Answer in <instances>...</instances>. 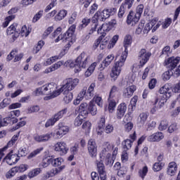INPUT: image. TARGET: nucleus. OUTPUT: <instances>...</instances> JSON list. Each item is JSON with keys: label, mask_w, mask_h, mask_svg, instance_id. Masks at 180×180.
<instances>
[{"label": "nucleus", "mask_w": 180, "mask_h": 180, "mask_svg": "<svg viewBox=\"0 0 180 180\" xmlns=\"http://www.w3.org/2000/svg\"><path fill=\"white\" fill-rule=\"evenodd\" d=\"M131 44V36L127 35L124 39V51L122 52L120 59L115 62V65L112 67V72L110 73L111 78L114 79V81L120 75V72H122V68L123 65H124V63H126V59L127 58V54L129 51L127 48L130 46Z\"/></svg>", "instance_id": "nucleus-1"}, {"label": "nucleus", "mask_w": 180, "mask_h": 180, "mask_svg": "<svg viewBox=\"0 0 180 180\" xmlns=\"http://www.w3.org/2000/svg\"><path fill=\"white\" fill-rule=\"evenodd\" d=\"M144 9V6L143 4L139 5L136 8V13L135 15H136V20L140 19L141 14L143 13V10Z\"/></svg>", "instance_id": "nucleus-42"}, {"label": "nucleus", "mask_w": 180, "mask_h": 180, "mask_svg": "<svg viewBox=\"0 0 180 180\" xmlns=\"http://www.w3.org/2000/svg\"><path fill=\"white\" fill-rule=\"evenodd\" d=\"M100 34H101V36L96 40V41L93 45V49L94 50H96V49H98V46L101 44V41H102L103 37L106 36V32H100Z\"/></svg>", "instance_id": "nucleus-36"}, {"label": "nucleus", "mask_w": 180, "mask_h": 180, "mask_svg": "<svg viewBox=\"0 0 180 180\" xmlns=\"http://www.w3.org/2000/svg\"><path fill=\"white\" fill-rule=\"evenodd\" d=\"M133 6V1H129L128 0H125V2L122 4L120 7L123 8L124 10L127 11V9H130Z\"/></svg>", "instance_id": "nucleus-44"}, {"label": "nucleus", "mask_w": 180, "mask_h": 180, "mask_svg": "<svg viewBox=\"0 0 180 180\" xmlns=\"http://www.w3.org/2000/svg\"><path fill=\"white\" fill-rule=\"evenodd\" d=\"M150 57H151V53L150 52H147V51L144 49H142L139 51V60L140 61V64L141 65H144L148 60H150Z\"/></svg>", "instance_id": "nucleus-10"}, {"label": "nucleus", "mask_w": 180, "mask_h": 180, "mask_svg": "<svg viewBox=\"0 0 180 180\" xmlns=\"http://www.w3.org/2000/svg\"><path fill=\"white\" fill-rule=\"evenodd\" d=\"M134 91H136V86H129L128 87L124 89L122 96H124V98H131V96H133Z\"/></svg>", "instance_id": "nucleus-21"}, {"label": "nucleus", "mask_w": 180, "mask_h": 180, "mask_svg": "<svg viewBox=\"0 0 180 180\" xmlns=\"http://www.w3.org/2000/svg\"><path fill=\"white\" fill-rule=\"evenodd\" d=\"M18 136H13L11 140L8 142L7 145L3 148L4 150H5L9 148V147H12V146H13V143L18 141Z\"/></svg>", "instance_id": "nucleus-41"}, {"label": "nucleus", "mask_w": 180, "mask_h": 180, "mask_svg": "<svg viewBox=\"0 0 180 180\" xmlns=\"http://www.w3.org/2000/svg\"><path fill=\"white\" fill-rule=\"evenodd\" d=\"M124 13H126V11L123 9V7H120V10L117 14L118 18L120 19L124 18V16H126Z\"/></svg>", "instance_id": "nucleus-59"}, {"label": "nucleus", "mask_w": 180, "mask_h": 180, "mask_svg": "<svg viewBox=\"0 0 180 180\" xmlns=\"http://www.w3.org/2000/svg\"><path fill=\"white\" fill-rule=\"evenodd\" d=\"M65 64L70 68H75V72H79L81 68H85L88 65V56L83 52L77 57L75 62L69 60Z\"/></svg>", "instance_id": "nucleus-4"}, {"label": "nucleus", "mask_w": 180, "mask_h": 180, "mask_svg": "<svg viewBox=\"0 0 180 180\" xmlns=\"http://www.w3.org/2000/svg\"><path fill=\"white\" fill-rule=\"evenodd\" d=\"M105 116H101L98 122V127L99 129H105Z\"/></svg>", "instance_id": "nucleus-53"}, {"label": "nucleus", "mask_w": 180, "mask_h": 180, "mask_svg": "<svg viewBox=\"0 0 180 180\" xmlns=\"http://www.w3.org/2000/svg\"><path fill=\"white\" fill-rule=\"evenodd\" d=\"M96 67V63H94L91 64V66H89L87 69V70L85 72V76L86 77H91L92 75V72L95 71V68Z\"/></svg>", "instance_id": "nucleus-35"}, {"label": "nucleus", "mask_w": 180, "mask_h": 180, "mask_svg": "<svg viewBox=\"0 0 180 180\" xmlns=\"http://www.w3.org/2000/svg\"><path fill=\"white\" fill-rule=\"evenodd\" d=\"M91 23H93L91 28L90 29L87 35H86V39L88 40L89 37H91V34H94V32H96V29L98 26H99V22H98V20H92Z\"/></svg>", "instance_id": "nucleus-25"}, {"label": "nucleus", "mask_w": 180, "mask_h": 180, "mask_svg": "<svg viewBox=\"0 0 180 180\" xmlns=\"http://www.w3.org/2000/svg\"><path fill=\"white\" fill-rule=\"evenodd\" d=\"M159 93L162 94L160 96L162 97L164 101H168V99H169L172 95V92H171V86L168 84H166L162 86L159 89Z\"/></svg>", "instance_id": "nucleus-7"}, {"label": "nucleus", "mask_w": 180, "mask_h": 180, "mask_svg": "<svg viewBox=\"0 0 180 180\" xmlns=\"http://www.w3.org/2000/svg\"><path fill=\"white\" fill-rule=\"evenodd\" d=\"M51 164V158L47 157L42 160V162L40 163L39 167L41 168H47L49 165Z\"/></svg>", "instance_id": "nucleus-32"}, {"label": "nucleus", "mask_w": 180, "mask_h": 180, "mask_svg": "<svg viewBox=\"0 0 180 180\" xmlns=\"http://www.w3.org/2000/svg\"><path fill=\"white\" fill-rule=\"evenodd\" d=\"M51 138V135L50 134L39 135L34 134V140L37 141V143H46V141H49Z\"/></svg>", "instance_id": "nucleus-17"}, {"label": "nucleus", "mask_w": 180, "mask_h": 180, "mask_svg": "<svg viewBox=\"0 0 180 180\" xmlns=\"http://www.w3.org/2000/svg\"><path fill=\"white\" fill-rule=\"evenodd\" d=\"M67 113V109H63L55 114L54 116L49 119L45 124V127H50V126H54V124L58 122L63 116Z\"/></svg>", "instance_id": "nucleus-6"}, {"label": "nucleus", "mask_w": 180, "mask_h": 180, "mask_svg": "<svg viewBox=\"0 0 180 180\" xmlns=\"http://www.w3.org/2000/svg\"><path fill=\"white\" fill-rule=\"evenodd\" d=\"M36 96L39 95H46L44 98V101H50V99H54L60 95L59 89L56 91V85L54 83H49L45 84L41 87L37 88L34 91Z\"/></svg>", "instance_id": "nucleus-2"}, {"label": "nucleus", "mask_w": 180, "mask_h": 180, "mask_svg": "<svg viewBox=\"0 0 180 180\" xmlns=\"http://www.w3.org/2000/svg\"><path fill=\"white\" fill-rule=\"evenodd\" d=\"M78 84H79V79H68L66 80V83L60 87L59 89L60 94L63 92L65 95L63 98L65 103H70V102L72 101L74 96L72 92H70V91L75 89V86H77Z\"/></svg>", "instance_id": "nucleus-3"}, {"label": "nucleus", "mask_w": 180, "mask_h": 180, "mask_svg": "<svg viewBox=\"0 0 180 180\" xmlns=\"http://www.w3.org/2000/svg\"><path fill=\"white\" fill-rule=\"evenodd\" d=\"M153 27H154V21L152 20L149 23L146 24L143 30L144 33H148V32H150Z\"/></svg>", "instance_id": "nucleus-52"}, {"label": "nucleus", "mask_w": 180, "mask_h": 180, "mask_svg": "<svg viewBox=\"0 0 180 180\" xmlns=\"http://www.w3.org/2000/svg\"><path fill=\"white\" fill-rule=\"evenodd\" d=\"M116 92H117V88L116 86H113L110 91L108 98H115V94H116Z\"/></svg>", "instance_id": "nucleus-61"}, {"label": "nucleus", "mask_w": 180, "mask_h": 180, "mask_svg": "<svg viewBox=\"0 0 180 180\" xmlns=\"http://www.w3.org/2000/svg\"><path fill=\"white\" fill-rule=\"evenodd\" d=\"M125 131H130L133 129V124L131 122H128L124 125Z\"/></svg>", "instance_id": "nucleus-64"}, {"label": "nucleus", "mask_w": 180, "mask_h": 180, "mask_svg": "<svg viewBox=\"0 0 180 180\" xmlns=\"http://www.w3.org/2000/svg\"><path fill=\"white\" fill-rule=\"evenodd\" d=\"M129 137H130L131 140L130 139H126L125 141H124L122 143L123 150H130V148H131L133 141H134L136 139V131H134L133 133V134L129 135Z\"/></svg>", "instance_id": "nucleus-13"}, {"label": "nucleus", "mask_w": 180, "mask_h": 180, "mask_svg": "<svg viewBox=\"0 0 180 180\" xmlns=\"http://www.w3.org/2000/svg\"><path fill=\"white\" fill-rule=\"evenodd\" d=\"M63 162V159L61 158H58L56 159H53L51 158V163L53 167H60Z\"/></svg>", "instance_id": "nucleus-40"}, {"label": "nucleus", "mask_w": 180, "mask_h": 180, "mask_svg": "<svg viewBox=\"0 0 180 180\" xmlns=\"http://www.w3.org/2000/svg\"><path fill=\"white\" fill-rule=\"evenodd\" d=\"M97 171L99 175H106V169L105 168V165L103 164V160H96V161Z\"/></svg>", "instance_id": "nucleus-22"}, {"label": "nucleus", "mask_w": 180, "mask_h": 180, "mask_svg": "<svg viewBox=\"0 0 180 180\" xmlns=\"http://www.w3.org/2000/svg\"><path fill=\"white\" fill-rule=\"evenodd\" d=\"M117 40H119V35H115L112 39L111 43L108 45V47H110V49H112V47H113L116 44Z\"/></svg>", "instance_id": "nucleus-58"}, {"label": "nucleus", "mask_w": 180, "mask_h": 180, "mask_svg": "<svg viewBox=\"0 0 180 180\" xmlns=\"http://www.w3.org/2000/svg\"><path fill=\"white\" fill-rule=\"evenodd\" d=\"M117 23L115 19L111 20L108 23L103 24L101 27H98L97 30L98 34H101L102 30L103 31V33H106L110 30H112V27H115V25Z\"/></svg>", "instance_id": "nucleus-8"}, {"label": "nucleus", "mask_w": 180, "mask_h": 180, "mask_svg": "<svg viewBox=\"0 0 180 180\" xmlns=\"http://www.w3.org/2000/svg\"><path fill=\"white\" fill-rule=\"evenodd\" d=\"M162 139H164V134L162 132H156L148 137V141L155 143V141H161Z\"/></svg>", "instance_id": "nucleus-18"}, {"label": "nucleus", "mask_w": 180, "mask_h": 180, "mask_svg": "<svg viewBox=\"0 0 180 180\" xmlns=\"http://www.w3.org/2000/svg\"><path fill=\"white\" fill-rule=\"evenodd\" d=\"M167 127H168V120H162L158 127L159 130L162 131V130H167Z\"/></svg>", "instance_id": "nucleus-45"}, {"label": "nucleus", "mask_w": 180, "mask_h": 180, "mask_svg": "<svg viewBox=\"0 0 180 180\" xmlns=\"http://www.w3.org/2000/svg\"><path fill=\"white\" fill-rule=\"evenodd\" d=\"M136 18H137L136 13H134L133 11H130L127 16V23L128 25H131V26H134V25H136V23L140 20L139 18H138V20H136Z\"/></svg>", "instance_id": "nucleus-19"}, {"label": "nucleus", "mask_w": 180, "mask_h": 180, "mask_svg": "<svg viewBox=\"0 0 180 180\" xmlns=\"http://www.w3.org/2000/svg\"><path fill=\"white\" fill-rule=\"evenodd\" d=\"M53 30H54V27H49L42 34V39H47V37H49V34H50Z\"/></svg>", "instance_id": "nucleus-51"}, {"label": "nucleus", "mask_w": 180, "mask_h": 180, "mask_svg": "<svg viewBox=\"0 0 180 180\" xmlns=\"http://www.w3.org/2000/svg\"><path fill=\"white\" fill-rule=\"evenodd\" d=\"M174 70L169 69L167 71L165 72L162 74V79L165 81H168L171 78V77L174 75Z\"/></svg>", "instance_id": "nucleus-33"}, {"label": "nucleus", "mask_w": 180, "mask_h": 180, "mask_svg": "<svg viewBox=\"0 0 180 180\" xmlns=\"http://www.w3.org/2000/svg\"><path fill=\"white\" fill-rule=\"evenodd\" d=\"M115 56L113 55H108L104 60H103L101 67L102 68H105L108 67V65H110V63H112V60H114Z\"/></svg>", "instance_id": "nucleus-29"}, {"label": "nucleus", "mask_w": 180, "mask_h": 180, "mask_svg": "<svg viewBox=\"0 0 180 180\" xmlns=\"http://www.w3.org/2000/svg\"><path fill=\"white\" fill-rule=\"evenodd\" d=\"M16 27H18V24L13 23L7 29L6 31L7 34H13V33H15L14 35H13V41H15V39L19 37V32Z\"/></svg>", "instance_id": "nucleus-16"}, {"label": "nucleus", "mask_w": 180, "mask_h": 180, "mask_svg": "<svg viewBox=\"0 0 180 180\" xmlns=\"http://www.w3.org/2000/svg\"><path fill=\"white\" fill-rule=\"evenodd\" d=\"M41 16H43V11H39L37 14L34 15L32 19L33 23H36V22H37V20H39Z\"/></svg>", "instance_id": "nucleus-55"}, {"label": "nucleus", "mask_w": 180, "mask_h": 180, "mask_svg": "<svg viewBox=\"0 0 180 180\" xmlns=\"http://www.w3.org/2000/svg\"><path fill=\"white\" fill-rule=\"evenodd\" d=\"M55 151H58L60 155H65L68 152V148H67V144L65 142H58L54 146Z\"/></svg>", "instance_id": "nucleus-12"}, {"label": "nucleus", "mask_w": 180, "mask_h": 180, "mask_svg": "<svg viewBox=\"0 0 180 180\" xmlns=\"http://www.w3.org/2000/svg\"><path fill=\"white\" fill-rule=\"evenodd\" d=\"M105 132L107 133V134H110V133H112L113 131V125L108 124L105 128Z\"/></svg>", "instance_id": "nucleus-63"}, {"label": "nucleus", "mask_w": 180, "mask_h": 180, "mask_svg": "<svg viewBox=\"0 0 180 180\" xmlns=\"http://www.w3.org/2000/svg\"><path fill=\"white\" fill-rule=\"evenodd\" d=\"M87 148L89 154L91 158H95L98 154V146L94 139H90L88 142Z\"/></svg>", "instance_id": "nucleus-9"}, {"label": "nucleus", "mask_w": 180, "mask_h": 180, "mask_svg": "<svg viewBox=\"0 0 180 180\" xmlns=\"http://www.w3.org/2000/svg\"><path fill=\"white\" fill-rule=\"evenodd\" d=\"M89 112L93 115L95 116L98 112V109L96 108V105L94 104L93 102H90L89 105Z\"/></svg>", "instance_id": "nucleus-37"}, {"label": "nucleus", "mask_w": 180, "mask_h": 180, "mask_svg": "<svg viewBox=\"0 0 180 180\" xmlns=\"http://www.w3.org/2000/svg\"><path fill=\"white\" fill-rule=\"evenodd\" d=\"M148 117V115L146 112H142L139 115V124L141 126H143V124L147 121V118Z\"/></svg>", "instance_id": "nucleus-39"}, {"label": "nucleus", "mask_w": 180, "mask_h": 180, "mask_svg": "<svg viewBox=\"0 0 180 180\" xmlns=\"http://www.w3.org/2000/svg\"><path fill=\"white\" fill-rule=\"evenodd\" d=\"M176 169H178V167L176 166V163L175 162H172L169 164L167 168V174L168 175H175V172H176Z\"/></svg>", "instance_id": "nucleus-26"}, {"label": "nucleus", "mask_w": 180, "mask_h": 180, "mask_svg": "<svg viewBox=\"0 0 180 180\" xmlns=\"http://www.w3.org/2000/svg\"><path fill=\"white\" fill-rule=\"evenodd\" d=\"M59 58L60 56H52L46 60V62L44 63V65H51L53 63H56V61H57V60H59Z\"/></svg>", "instance_id": "nucleus-38"}, {"label": "nucleus", "mask_w": 180, "mask_h": 180, "mask_svg": "<svg viewBox=\"0 0 180 180\" xmlns=\"http://www.w3.org/2000/svg\"><path fill=\"white\" fill-rule=\"evenodd\" d=\"M27 165H20V166L15 167L17 172H25L27 169Z\"/></svg>", "instance_id": "nucleus-49"}, {"label": "nucleus", "mask_w": 180, "mask_h": 180, "mask_svg": "<svg viewBox=\"0 0 180 180\" xmlns=\"http://www.w3.org/2000/svg\"><path fill=\"white\" fill-rule=\"evenodd\" d=\"M92 20H97V23H99V20L100 22H105L106 19L105 18L102 12L97 11L93 17Z\"/></svg>", "instance_id": "nucleus-30"}, {"label": "nucleus", "mask_w": 180, "mask_h": 180, "mask_svg": "<svg viewBox=\"0 0 180 180\" xmlns=\"http://www.w3.org/2000/svg\"><path fill=\"white\" fill-rule=\"evenodd\" d=\"M17 170L15 167H13L6 174V178L8 179H11V178H13V176H15V175L17 173Z\"/></svg>", "instance_id": "nucleus-46"}, {"label": "nucleus", "mask_w": 180, "mask_h": 180, "mask_svg": "<svg viewBox=\"0 0 180 180\" xmlns=\"http://www.w3.org/2000/svg\"><path fill=\"white\" fill-rule=\"evenodd\" d=\"M41 151H43V148L36 149L27 157L28 160H31V158L36 157L37 154H40V152Z\"/></svg>", "instance_id": "nucleus-47"}, {"label": "nucleus", "mask_w": 180, "mask_h": 180, "mask_svg": "<svg viewBox=\"0 0 180 180\" xmlns=\"http://www.w3.org/2000/svg\"><path fill=\"white\" fill-rule=\"evenodd\" d=\"M147 172H148V168L147 166L143 167L142 170H139V174L142 179H144L145 176L147 175Z\"/></svg>", "instance_id": "nucleus-50"}, {"label": "nucleus", "mask_w": 180, "mask_h": 180, "mask_svg": "<svg viewBox=\"0 0 180 180\" xmlns=\"http://www.w3.org/2000/svg\"><path fill=\"white\" fill-rule=\"evenodd\" d=\"M15 123H18V120L15 116L11 114L3 120V126L4 127L8 124H15Z\"/></svg>", "instance_id": "nucleus-23"}, {"label": "nucleus", "mask_w": 180, "mask_h": 180, "mask_svg": "<svg viewBox=\"0 0 180 180\" xmlns=\"http://www.w3.org/2000/svg\"><path fill=\"white\" fill-rule=\"evenodd\" d=\"M82 115H79L78 117H76L75 120V124L76 126H81V124H82Z\"/></svg>", "instance_id": "nucleus-60"}, {"label": "nucleus", "mask_w": 180, "mask_h": 180, "mask_svg": "<svg viewBox=\"0 0 180 180\" xmlns=\"http://www.w3.org/2000/svg\"><path fill=\"white\" fill-rule=\"evenodd\" d=\"M116 108V100L113 98L108 97V110L110 113L113 112Z\"/></svg>", "instance_id": "nucleus-27"}, {"label": "nucleus", "mask_w": 180, "mask_h": 180, "mask_svg": "<svg viewBox=\"0 0 180 180\" xmlns=\"http://www.w3.org/2000/svg\"><path fill=\"white\" fill-rule=\"evenodd\" d=\"M90 23H91V18H89L88 17L83 18V20H82V24L79 26V29L85 28Z\"/></svg>", "instance_id": "nucleus-43"}, {"label": "nucleus", "mask_w": 180, "mask_h": 180, "mask_svg": "<svg viewBox=\"0 0 180 180\" xmlns=\"http://www.w3.org/2000/svg\"><path fill=\"white\" fill-rule=\"evenodd\" d=\"M95 89V83H92L88 90H87V92H86V99H91L92 98H94V91Z\"/></svg>", "instance_id": "nucleus-31"}, {"label": "nucleus", "mask_w": 180, "mask_h": 180, "mask_svg": "<svg viewBox=\"0 0 180 180\" xmlns=\"http://www.w3.org/2000/svg\"><path fill=\"white\" fill-rule=\"evenodd\" d=\"M179 60V58L171 57L165 61V65H166L167 68H169V70L174 71L176 65H178Z\"/></svg>", "instance_id": "nucleus-11"}, {"label": "nucleus", "mask_w": 180, "mask_h": 180, "mask_svg": "<svg viewBox=\"0 0 180 180\" xmlns=\"http://www.w3.org/2000/svg\"><path fill=\"white\" fill-rule=\"evenodd\" d=\"M13 153V152L11 151L4 158V160H6L8 165H13V164H16V162L20 160L19 155L17 154H12Z\"/></svg>", "instance_id": "nucleus-14"}, {"label": "nucleus", "mask_w": 180, "mask_h": 180, "mask_svg": "<svg viewBox=\"0 0 180 180\" xmlns=\"http://www.w3.org/2000/svg\"><path fill=\"white\" fill-rule=\"evenodd\" d=\"M67 11L60 10L58 13L56 14V15L54 17V20H56V22H60V20H63V19H64V18L67 16Z\"/></svg>", "instance_id": "nucleus-28"}, {"label": "nucleus", "mask_w": 180, "mask_h": 180, "mask_svg": "<svg viewBox=\"0 0 180 180\" xmlns=\"http://www.w3.org/2000/svg\"><path fill=\"white\" fill-rule=\"evenodd\" d=\"M70 131V127L68 126H65L63 124H59V129L58 131L56 132V134L58 135V138L63 137L65 136V134H67Z\"/></svg>", "instance_id": "nucleus-20"}, {"label": "nucleus", "mask_w": 180, "mask_h": 180, "mask_svg": "<svg viewBox=\"0 0 180 180\" xmlns=\"http://www.w3.org/2000/svg\"><path fill=\"white\" fill-rule=\"evenodd\" d=\"M76 26L75 25H71L67 32L63 35H59L57 39L55 40L56 43H58L59 40H63V39L68 44H66V49H70L71 44L73 41H75L74 39V33H75Z\"/></svg>", "instance_id": "nucleus-5"}, {"label": "nucleus", "mask_w": 180, "mask_h": 180, "mask_svg": "<svg viewBox=\"0 0 180 180\" xmlns=\"http://www.w3.org/2000/svg\"><path fill=\"white\" fill-rule=\"evenodd\" d=\"M40 174V169H36L34 171L29 173L28 176L29 178H34V176H37Z\"/></svg>", "instance_id": "nucleus-57"}, {"label": "nucleus", "mask_w": 180, "mask_h": 180, "mask_svg": "<svg viewBox=\"0 0 180 180\" xmlns=\"http://www.w3.org/2000/svg\"><path fill=\"white\" fill-rule=\"evenodd\" d=\"M162 167H164V164L161 162H156L154 164L153 169L155 172H158V171H161V169H162Z\"/></svg>", "instance_id": "nucleus-48"}, {"label": "nucleus", "mask_w": 180, "mask_h": 180, "mask_svg": "<svg viewBox=\"0 0 180 180\" xmlns=\"http://www.w3.org/2000/svg\"><path fill=\"white\" fill-rule=\"evenodd\" d=\"M167 130H168L169 133H174V131H176L178 130V126L176 125V123L172 124L168 127Z\"/></svg>", "instance_id": "nucleus-56"}, {"label": "nucleus", "mask_w": 180, "mask_h": 180, "mask_svg": "<svg viewBox=\"0 0 180 180\" xmlns=\"http://www.w3.org/2000/svg\"><path fill=\"white\" fill-rule=\"evenodd\" d=\"M89 106L88 103H82L79 106L78 110H79V116H82L83 119H86V116H88L89 114Z\"/></svg>", "instance_id": "nucleus-15"}, {"label": "nucleus", "mask_w": 180, "mask_h": 180, "mask_svg": "<svg viewBox=\"0 0 180 180\" xmlns=\"http://www.w3.org/2000/svg\"><path fill=\"white\" fill-rule=\"evenodd\" d=\"M44 46V41H39L37 44V46H34L32 50V53L34 54H37L39 51L41 50L43 46Z\"/></svg>", "instance_id": "nucleus-34"}, {"label": "nucleus", "mask_w": 180, "mask_h": 180, "mask_svg": "<svg viewBox=\"0 0 180 180\" xmlns=\"http://www.w3.org/2000/svg\"><path fill=\"white\" fill-rule=\"evenodd\" d=\"M79 150V146L78 144H75L74 146H72V148H70V153L71 154H72L73 155H75L77 154H78V150Z\"/></svg>", "instance_id": "nucleus-54"}, {"label": "nucleus", "mask_w": 180, "mask_h": 180, "mask_svg": "<svg viewBox=\"0 0 180 180\" xmlns=\"http://www.w3.org/2000/svg\"><path fill=\"white\" fill-rule=\"evenodd\" d=\"M63 61H58L56 63L52 65L49 68L46 69L44 70V74H50V72H53V71H56V70H58L63 65Z\"/></svg>", "instance_id": "nucleus-24"}, {"label": "nucleus", "mask_w": 180, "mask_h": 180, "mask_svg": "<svg viewBox=\"0 0 180 180\" xmlns=\"http://www.w3.org/2000/svg\"><path fill=\"white\" fill-rule=\"evenodd\" d=\"M39 110H40V108H39V106H32L28 108V113H34L36 112H39Z\"/></svg>", "instance_id": "nucleus-62"}]
</instances>
